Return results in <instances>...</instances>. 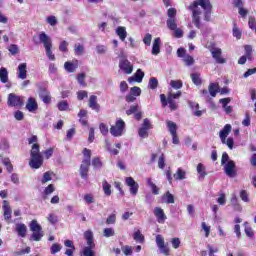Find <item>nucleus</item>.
<instances>
[{
  "label": "nucleus",
  "mask_w": 256,
  "mask_h": 256,
  "mask_svg": "<svg viewBox=\"0 0 256 256\" xmlns=\"http://www.w3.org/2000/svg\"><path fill=\"white\" fill-rule=\"evenodd\" d=\"M213 5L211 0H194L188 6V11L192 13V23L196 29H201V15L204 14L205 21H211V11Z\"/></svg>",
  "instance_id": "nucleus-1"
},
{
  "label": "nucleus",
  "mask_w": 256,
  "mask_h": 256,
  "mask_svg": "<svg viewBox=\"0 0 256 256\" xmlns=\"http://www.w3.org/2000/svg\"><path fill=\"white\" fill-rule=\"evenodd\" d=\"M34 45H44L46 55L50 61H55V54L51 49H53V40L45 32H40L38 36L33 37Z\"/></svg>",
  "instance_id": "nucleus-2"
},
{
  "label": "nucleus",
  "mask_w": 256,
  "mask_h": 256,
  "mask_svg": "<svg viewBox=\"0 0 256 256\" xmlns=\"http://www.w3.org/2000/svg\"><path fill=\"white\" fill-rule=\"evenodd\" d=\"M30 162L29 165L31 169H39L43 165V156L39 152V144H33L30 152Z\"/></svg>",
  "instance_id": "nucleus-3"
},
{
  "label": "nucleus",
  "mask_w": 256,
  "mask_h": 256,
  "mask_svg": "<svg viewBox=\"0 0 256 256\" xmlns=\"http://www.w3.org/2000/svg\"><path fill=\"white\" fill-rule=\"evenodd\" d=\"M84 238L86 239L88 246H86L83 249V255L84 256H95V251H93V249H95V241L93 240V232L86 231L84 233Z\"/></svg>",
  "instance_id": "nucleus-4"
},
{
  "label": "nucleus",
  "mask_w": 256,
  "mask_h": 256,
  "mask_svg": "<svg viewBox=\"0 0 256 256\" xmlns=\"http://www.w3.org/2000/svg\"><path fill=\"white\" fill-rule=\"evenodd\" d=\"M30 231L33 232L31 235L33 241H41V238L43 237V228L39 225L37 220H32L30 222Z\"/></svg>",
  "instance_id": "nucleus-5"
},
{
  "label": "nucleus",
  "mask_w": 256,
  "mask_h": 256,
  "mask_svg": "<svg viewBox=\"0 0 256 256\" xmlns=\"http://www.w3.org/2000/svg\"><path fill=\"white\" fill-rule=\"evenodd\" d=\"M110 133L113 137H121L125 133V121L119 118L115 125L111 126Z\"/></svg>",
  "instance_id": "nucleus-6"
},
{
  "label": "nucleus",
  "mask_w": 256,
  "mask_h": 256,
  "mask_svg": "<svg viewBox=\"0 0 256 256\" xmlns=\"http://www.w3.org/2000/svg\"><path fill=\"white\" fill-rule=\"evenodd\" d=\"M166 125L170 135H172V143L174 145H179V136H177V124L171 120H167Z\"/></svg>",
  "instance_id": "nucleus-7"
},
{
  "label": "nucleus",
  "mask_w": 256,
  "mask_h": 256,
  "mask_svg": "<svg viewBox=\"0 0 256 256\" xmlns=\"http://www.w3.org/2000/svg\"><path fill=\"white\" fill-rule=\"evenodd\" d=\"M125 185L129 187L130 195H133V197L137 196L139 193V183H137L133 177H126Z\"/></svg>",
  "instance_id": "nucleus-8"
},
{
  "label": "nucleus",
  "mask_w": 256,
  "mask_h": 256,
  "mask_svg": "<svg viewBox=\"0 0 256 256\" xmlns=\"http://www.w3.org/2000/svg\"><path fill=\"white\" fill-rule=\"evenodd\" d=\"M8 107H23L24 100L21 96H17V94H9L8 95V101H7Z\"/></svg>",
  "instance_id": "nucleus-9"
},
{
  "label": "nucleus",
  "mask_w": 256,
  "mask_h": 256,
  "mask_svg": "<svg viewBox=\"0 0 256 256\" xmlns=\"http://www.w3.org/2000/svg\"><path fill=\"white\" fill-rule=\"evenodd\" d=\"M224 167V173L227 175V177H237V170H235V162L228 161L226 164L223 165Z\"/></svg>",
  "instance_id": "nucleus-10"
},
{
  "label": "nucleus",
  "mask_w": 256,
  "mask_h": 256,
  "mask_svg": "<svg viewBox=\"0 0 256 256\" xmlns=\"http://www.w3.org/2000/svg\"><path fill=\"white\" fill-rule=\"evenodd\" d=\"M156 245L163 255H169V247L165 245V239L159 234L156 236Z\"/></svg>",
  "instance_id": "nucleus-11"
},
{
  "label": "nucleus",
  "mask_w": 256,
  "mask_h": 256,
  "mask_svg": "<svg viewBox=\"0 0 256 256\" xmlns=\"http://www.w3.org/2000/svg\"><path fill=\"white\" fill-rule=\"evenodd\" d=\"M210 52H211L213 59H215L216 63H219L220 65L227 63V60H225V58L221 57V55L223 53L221 48H212L210 50Z\"/></svg>",
  "instance_id": "nucleus-12"
},
{
  "label": "nucleus",
  "mask_w": 256,
  "mask_h": 256,
  "mask_svg": "<svg viewBox=\"0 0 256 256\" xmlns=\"http://www.w3.org/2000/svg\"><path fill=\"white\" fill-rule=\"evenodd\" d=\"M119 67L126 73V75H131L133 73V65H131V62L125 58L120 60Z\"/></svg>",
  "instance_id": "nucleus-13"
},
{
  "label": "nucleus",
  "mask_w": 256,
  "mask_h": 256,
  "mask_svg": "<svg viewBox=\"0 0 256 256\" xmlns=\"http://www.w3.org/2000/svg\"><path fill=\"white\" fill-rule=\"evenodd\" d=\"M90 166H91V162H89V160L82 161L80 165V176L82 179H87Z\"/></svg>",
  "instance_id": "nucleus-14"
},
{
  "label": "nucleus",
  "mask_w": 256,
  "mask_h": 256,
  "mask_svg": "<svg viewBox=\"0 0 256 256\" xmlns=\"http://www.w3.org/2000/svg\"><path fill=\"white\" fill-rule=\"evenodd\" d=\"M154 215L159 223H165L167 221V215H165V211L161 207L154 208Z\"/></svg>",
  "instance_id": "nucleus-15"
},
{
  "label": "nucleus",
  "mask_w": 256,
  "mask_h": 256,
  "mask_svg": "<svg viewBox=\"0 0 256 256\" xmlns=\"http://www.w3.org/2000/svg\"><path fill=\"white\" fill-rule=\"evenodd\" d=\"M3 212H4V219L5 221H11V215L13 211L11 210V205H9V201L4 200L3 206H2Z\"/></svg>",
  "instance_id": "nucleus-16"
},
{
  "label": "nucleus",
  "mask_w": 256,
  "mask_h": 256,
  "mask_svg": "<svg viewBox=\"0 0 256 256\" xmlns=\"http://www.w3.org/2000/svg\"><path fill=\"white\" fill-rule=\"evenodd\" d=\"M39 97L46 105L51 103V93L47 89L41 88L39 91Z\"/></svg>",
  "instance_id": "nucleus-17"
},
{
  "label": "nucleus",
  "mask_w": 256,
  "mask_h": 256,
  "mask_svg": "<svg viewBox=\"0 0 256 256\" xmlns=\"http://www.w3.org/2000/svg\"><path fill=\"white\" fill-rule=\"evenodd\" d=\"M26 109L30 113H35V111H37V109H39V105L37 104V100H35V98H33V97L28 98V101L26 103Z\"/></svg>",
  "instance_id": "nucleus-18"
},
{
  "label": "nucleus",
  "mask_w": 256,
  "mask_h": 256,
  "mask_svg": "<svg viewBox=\"0 0 256 256\" xmlns=\"http://www.w3.org/2000/svg\"><path fill=\"white\" fill-rule=\"evenodd\" d=\"M88 106L90 107V109H93V111H96V113H99V111L101 110V106L99 105V103H97V96L95 95L90 96Z\"/></svg>",
  "instance_id": "nucleus-19"
},
{
  "label": "nucleus",
  "mask_w": 256,
  "mask_h": 256,
  "mask_svg": "<svg viewBox=\"0 0 256 256\" xmlns=\"http://www.w3.org/2000/svg\"><path fill=\"white\" fill-rule=\"evenodd\" d=\"M143 77H145V72L138 69L133 77L128 78V82L133 83L136 81V83H141L143 81Z\"/></svg>",
  "instance_id": "nucleus-20"
},
{
  "label": "nucleus",
  "mask_w": 256,
  "mask_h": 256,
  "mask_svg": "<svg viewBox=\"0 0 256 256\" xmlns=\"http://www.w3.org/2000/svg\"><path fill=\"white\" fill-rule=\"evenodd\" d=\"M231 129H232L231 125L226 124L224 126V128L220 131L219 137H220L222 143H225V139H227V137H229V133H231Z\"/></svg>",
  "instance_id": "nucleus-21"
},
{
  "label": "nucleus",
  "mask_w": 256,
  "mask_h": 256,
  "mask_svg": "<svg viewBox=\"0 0 256 256\" xmlns=\"http://www.w3.org/2000/svg\"><path fill=\"white\" fill-rule=\"evenodd\" d=\"M18 79H27V63H21L18 66Z\"/></svg>",
  "instance_id": "nucleus-22"
},
{
  "label": "nucleus",
  "mask_w": 256,
  "mask_h": 256,
  "mask_svg": "<svg viewBox=\"0 0 256 256\" xmlns=\"http://www.w3.org/2000/svg\"><path fill=\"white\" fill-rule=\"evenodd\" d=\"M161 53V38H155L152 45V55Z\"/></svg>",
  "instance_id": "nucleus-23"
},
{
  "label": "nucleus",
  "mask_w": 256,
  "mask_h": 256,
  "mask_svg": "<svg viewBox=\"0 0 256 256\" xmlns=\"http://www.w3.org/2000/svg\"><path fill=\"white\" fill-rule=\"evenodd\" d=\"M173 177L175 181H183L187 179V171L183 170L182 168H178Z\"/></svg>",
  "instance_id": "nucleus-24"
},
{
  "label": "nucleus",
  "mask_w": 256,
  "mask_h": 256,
  "mask_svg": "<svg viewBox=\"0 0 256 256\" xmlns=\"http://www.w3.org/2000/svg\"><path fill=\"white\" fill-rule=\"evenodd\" d=\"M16 232L18 233L19 237H26L27 226L23 223L16 224Z\"/></svg>",
  "instance_id": "nucleus-25"
},
{
  "label": "nucleus",
  "mask_w": 256,
  "mask_h": 256,
  "mask_svg": "<svg viewBox=\"0 0 256 256\" xmlns=\"http://www.w3.org/2000/svg\"><path fill=\"white\" fill-rule=\"evenodd\" d=\"M77 67H79L77 63L69 61L64 63V69L67 71V73H75V71H77Z\"/></svg>",
  "instance_id": "nucleus-26"
},
{
  "label": "nucleus",
  "mask_w": 256,
  "mask_h": 256,
  "mask_svg": "<svg viewBox=\"0 0 256 256\" xmlns=\"http://www.w3.org/2000/svg\"><path fill=\"white\" fill-rule=\"evenodd\" d=\"M116 35H118L120 40L125 41V39H127V29L123 26H119L116 29Z\"/></svg>",
  "instance_id": "nucleus-27"
},
{
  "label": "nucleus",
  "mask_w": 256,
  "mask_h": 256,
  "mask_svg": "<svg viewBox=\"0 0 256 256\" xmlns=\"http://www.w3.org/2000/svg\"><path fill=\"white\" fill-rule=\"evenodd\" d=\"M0 81L1 83H8L9 81V72L5 67L0 68Z\"/></svg>",
  "instance_id": "nucleus-28"
},
{
  "label": "nucleus",
  "mask_w": 256,
  "mask_h": 256,
  "mask_svg": "<svg viewBox=\"0 0 256 256\" xmlns=\"http://www.w3.org/2000/svg\"><path fill=\"white\" fill-rule=\"evenodd\" d=\"M196 170L199 175V179H205V177H207V171H206L205 165H203L202 163H199L197 165Z\"/></svg>",
  "instance_id": "nucleus-29"
},
{
  "label": "nucleus",
  "mask_w": 256,
  "mask_h": 256,
  "mask_svg": "<svg viewBox=\"0 0 256 256\" xmlns=\"http://www.w3.org/2000/svg\"><path fill=\"white\" fill-rule=\"evenodd\" d=\"M102 189L104 192V195H106V197H111V184H109V182H107V180H103L102 182Z\"/></svg>",
  "instance_id": "nucleus-30"
},
{
  "label": "nucleus",
  "mask_w": 256,
  "mask_h": 256,
  "mask_svg": "<svg viewBox=\"0 0 256 256\" xmlns=\"http://www.w3.org/2000/svg\"><path fill=\"white\" fill-rule=\"evenodd\" d=\"M208 91L211 97H217V93H219V85L216 83H211L208 87Z\"/></svg>",
  "instance_id": "nucleus-31"
},
{
  "label": "nucleus",
  "mask_w": 256,
  "mask_h": 256,
  "mask_svg": "<svg viewBox=\"0 0 256 256\" xmlns=\"http://www.w3.org/2000/svg\"><path fill=\"white\" fill-rule=\"evenodd\" d=\"M162 200L167 204L175 203V197L169 191L162 196Z\"/></svg>",
  "instance_id": "nucleus-32"
},
{
  "label": "nucleus",
  "mask_w": 256,
  "mask_h": 256,
  "mask_svg": "<svg viewBox=\"0 0 256 256\" xmlns=\"http://www.w3.org/2000/svg\"><path fill=\"white\" fill-rule=\"evenodd\" d=\"M182 61L185 63V65H187V67H191V65L195 64V59L193 58V56L186 54L183 58Z\"/></svg>",
  "instance_id": "nucleus-33"
},
{
  "label": "nucleus",
  "mask_w": 256,
  "mask_h": 256,
  "mask_svg": "<svg viewBox=\"0 0 256 256\" xmlns=\"http://www.w3.org/2000/svg\"><path fill=\"white\" fill-rule=\"evenodd\" d=\"M149 89L155 90L157 87H159V80L155 77H151L148 83Z\"/></svg>",
  "instance_id": "nucleus-34"
},
{
  "label": "nucleus",
  "mask_w": 256,
  "mask_h": 256,
  "mask_svg": "<svg viewBox=\"0 0 256 256\" xmlns=\"http://www.w3.org/2000/svg\"><path fill=\"white\" fill-rule=\"evenodd\" d=\"M245 55L249 61L253 60V47L251 45H246L244 47Z\"/></svg>",
  "instance_id": "nucleus-35"
},
{
  "label": "nucleus",
  "mask_w": 256,
  "mask_h": 256,
  "mask_svg": "<svg viewBox=\"0 0 256 256\" xmlns=\"http://www.w3.org/2000/svg\"><path fill=\"white\" fill-rule=\"evenodd\" d=\"M166 25L168 29H170L171 31H174V29H176L177 27V21L175 20V18H168Z\"/></svg>",
  "instance_id": "nucleus-36"
},
{
  "label": "nucleus",
  "mask_w": 256,
  "mask_h": 256,
  "mask_svg": "<svg viewBox=\"0 0 256 256\" xmlns=\"http://www.w3.org/2000/svg\"><path fill=\"white\" fill-rule=\"evenodd\" d=\"M57 108L59 111H68L69 110V103L66 100L60 101L57 104Z\"/></svg>",
  "instance_id": "nucleus-37"
},
{
  "label": "nucleus",
  "mask_w": 256,
  "mask_h": 256,
  "mask_svg": "<svg viewBox=\"0 0 256 256\" xmlns=\"http://www.w3.org/2000/svg\"><path fill=\"white\" fill-rule=\"evenodd\" d=\"M134 241H137L138 243H143V241H145V236H143V234H141V231L137 230L134 233Z\"/></svg>",
  "instance_id": "nucleus-38"
},
{
  "label": "nucleus",
  "mask_w": 256,
  "mask_h": 256,
  "mask_svg": "<svg viewBox=\"0 0 256 256\" xmlns=\"http://www.w3.org/2000/svg\"><path fill=\"white\" fill-rule=\"evenodd\" d=\"M61 249H63L61 244L54 243V244H52V246L50 248V252H51L52 255H55L56 253H59V251H61Z\"/></svg>",
  "instance_id": "nucleus-39"
},
{
  "label": "nucleus",
  "mask_w": 256,
  "mask_h": 256,
  "mask_svg": "<svg viewBox=\"0 0 256 256\" xmlns=\"http://www.w3.org/2000/svg\"><path fill=\"white\" fill-rule=\"evenodd\" d=\"M103 235H104V237H107V238L115 237V229H113V228H105L103 230Z\"/></svg>",
  "instance_id": "nucleus-40"
},
{
  "label": "nucleus",
  "mask_w": 256,
  "mask_h": 256,
  "mask_svg": "<svg viewBox=\"0 0 256 256\" xmlns=\"http://www.w3.org/2000/svg\"><path fill=\"white\" fill-rule=\"evenodd\" d=\"M46 23H48V25H51V27H55V25H57L58 23L57 17H55L54 15L48 16L46 18Z\"/></svg>",
  "instance_id": "nucleus-41"
},
{
  "label": "nucleus",
  "mask_w": 256,
  "mask_h": 256,
  "mask_svg": "<svg viewBox=\"0 0 256 256\" xmlns=\"http://www.w3.org/2000/svg\"><path fill=\"white\" fill-rule=\"evenodd\" d=\"M142 129H146L147 131H149V129H153V124H151V120H149L148 118L143 120Z\"/></svg>",
  "instance_id": "nucleus-42"
},
{
  "label": "nucleus",
  "mask_w": 256,
  "mask_h": 256,
  "mask_svg": "<svg viewBox=\"0 0 256 256\" xmlns=\"http://www.w3.org/2000/svg\"><path fill=\"white\" fill-rule=\"evenodd\" d=\"M170 85L173 89H181L183 82L181 80H171Z\"/></svg>",
  "instance_id": "nucleus-43"
},
{
  "label": "nucleus",
  "mask_w": 256,
  "mask_h": 256,
  "mask_svg": "<svg viewBox=\"0 0 256 256\" xmlns=\"http://www.w3.org/2000/svg\"><path fill=\"white\" fill-rule=\"evenodd\" d=\"M191 79L194 85H201V76L197 73L191 74Z\"/></svg>",
  "instance_id": "nucleus-44"
},
{
  "label": "nucleus",
  "mask_w": 256,
  "mask_h": 256,
  "mask_svg": "<svg viewBox=\"0 0 256 256\" xmlns=\"http://www.w3.org/2000/svg\"><path fill=\"white\" fill-rule=\"evenodd\" d=\"M116 221H117V215L111 214L107 217L106 224L107 225H115Z\"/></svg>",
  "instance_id": "nucleus-45"
},
{
  "label": "nucleus",
  "mask_w": 256,
  "mask_h": 256,
  "mask_svg": "<svg viewBox=\"0 0 256 256\" xmlns=\"http://www.w3.org/2000/svg\"><path fill=\"white\" fill-rule=\"evenodd\" d=\"M201 227L205 232V237H209V235H211V226H208L207 223L202 222Z\"/></svg>",
  "instance_id": "nucleus-46"
},
{
  "label": "nucleus",
  "mask_w": 256,
  "mask_h": 256,
  "mask_svg": "<svg viewBox=\"0 0 256 256\" xmlns=\"http://www.w3.org/2000/svg\"><path fill=\"white\" fill-rule=\"evenodd\" d=\"M138 134L139 137H141L142 139H147V137H149V132L145 128L140 127V129L138 130Z\"/></svg>",
  "instance_id": "nucleus-47"
},
{
  "label": "nucleus",
  "mask_w": 256,
  "mask_h": 256,
  "mask_svg": "<svg viewBox=\"0 0 256 256\" xmlns=\"http://www.w3.org/2000/svg\"><path fill=\"white\" fill-rule=\"evenodd\" d=\"M223 145H227V147L229 149H233V145H235V140L231 137H229L228 139L225 138V142H222Z\"/></svg>",
  "instance_id": "nucleus-48"
},
{
  "label": "nucleus",
  "mask_w": 256,
  "mask_h": 256,
  "mask_svg": "<svg viewBox=\"0 0 256 256\" xmlns=\"http://www.w3.org/2000/svg\"><path fill=\"white\" fill-rule=\"evenodd\" d=\"M14 118L16 121H23V119H25V114L21 112V110H17L14 112Z\"/></svg>",
  "instance_id": "nucleus-49"
},
{
  "label": "nucleus",
  "mask_w": 256,
  "mask_h": 256,
  "mask_svg": "<svg viewBox=\"0 0 256 256\" xmlns=\"http://www.w3.org/2000/svg\"><path fill=\"white\" fill-rule=\"evenodd\" d=\"M83 155H84V157H85V158L83 159V161H88V163H91V150L85 148V149L83 150Z\"/></svg>",
  "instance_id": "nucleus-50"
},
{
  "label": "nucleus",
  "mask_w": 256,
  "mask_h": 256,
  "mask_svg": "<svg viewBox=\"0 0 256 256\" xmlns=\"http://www.w3.org/2000/svg\"><path fill=\"white\" fill-rule=\"evenodd\" d=\"M153 40V35L147 33L143 38V43L146 44L148 47L151 46V41Z\"/></svg>",
  "instance_id": "nucleus-51"
},
{
  "label": "nucleus",
  "mask_w": 256,
  "mask_h": 256,
  "mask_svg": "<svg viewBox=\"0 0 256 256\" xmlns=\"http://www.w3.org/2000/svg\"><path fill=\"white\" fill-rule=\"evenodd\" d=\"M84 201L87 203V205H91V203H95V198H93L92 194H85Z\"/></svg>",
  "instance_id": "nucleus-52"
},
{
  "label": "nucleus",
  "mask_w": 256,
  "mask_h": 256,
  "mask_svg": "<svg viewBox=\"0 0 256 256\" xmlns=\"http://www.w3.org/2000/svg\"><path fill=\"white\" fill-rule=\"evenodd\" d=\"M92 165L96 169H101L103 167V163L101 162V159H99V158H94L92 160Z\"/></svg>",
  "instance_id": "nucleus-53"
},
{
  "label": "nucleus",
  "mask_w": 256,
  "mask_h": 256,
  "mask_svg": "<svg viewBox=\"0 0 256 256\" xmlns=\"http://www.w3.org/2000/svg\"><path fill=\"white\" fill-rule=\"evenodd\" d=\"M67 47H69V43L64 40L59 45V51H62V53H67L68 51Z\"/></svg>",
  "instance_id": "nucleus-54"
},
{
  "label": "nucleus",
  "mask_w": 256,
  "mask_h": 256,
  "mask_svg": "<svg viewBox=\"0 0 256 256\" xmlns=\"http://www.w3.org/2000/svg\"><path fill=\"white\" fill-rule=\"evenodd\" d=\"M233 35L234 37H236V39H241V30H239V28L237 27V24L234 23V26H233Z\"/></svg>",
  "instance_id": "nucleus-55"
},
{
  "label": "nucleus",
  "mask_w": 256,
  "mask_h": 256,
  "mask_svg": "<svg viewBox=\"0 0 256 256\" xmlns=\"http://www.w3.org/2000/svg\"><path fill=\"white\" fill-rule=\"evenodd\" d=\"M53 176V172H45L42 178V183L45 184L51 181V177Z\"/></svg>",
  "instance_id": "nucleus-56"
},
{
  "label": "nucleus",
  "mask_w": 256,
  "mask_h": 256,
  "mask_svg": "<svg viewBox=\"0 0 256 256\" xmlns=\"http://www.w3.org/2000/svg\"><path fill=\"white\" fill-rule=\"evenodd\" d=\"M75 54L76 55H82L83 52L85 51V48L81 44H76L74 48Z\"/></svg>",
  "instance_id": "nucleus-57"
},
{
  "label": "nucleus",
  "mask_w": 256,
  "mask_h": 256,
  "mask_svg": "<svg viewBox=\"0 0 256 256\" xmlns=\"http://www.w3.org/2000/svg\"><path fill=\"white\" fill-rule=\"evenodd\" d=\"M85 77H86L85 73H80V74H78V76H77V81H78V83H79L80 85H82L83 87H85V85H87V84L85 83Z\"/></svg>",
  "instance_id": "nucleus-58"
},
{
  "label": "nucleus",
  "mask_w": 256,
  "mask_h": 256,
  "mask_svg": "<svg viewBox=\"0 0 256 256\" xmlns=\"http://www.w3.org/2000/svg\"><path fill=\"white\" fill-rule=\"evenodd\" d=\"M8 51H10L11 55H17L19 53V47L16 44H12L9 46Z\"/></svg>",
  "instance_id": "nucleus-59"
},
{
  "label": "nucleus",
  "mask_w": 256,
  "mask_h": 256,
  "mask_svg": "<svg viewBox=\"0 0 256 256\" xmlns=\"http://www.w3.org/2000/svg\"><path fill=\"white\" fill-rule=\"evenodd\" d=\"M240 198L242 199V201H244V203H249V194H247V191L241 190Z\"/></svg>",
  "instance_id": "nucleus-60"
},
{
  "label": "nucleus",
  "mask_w": 256,
  "mask_h": 256,
  "mask_svg": "<svg viewBox=\"0 0 256 256\" xmlns=\"http://www.w3.org/2000/svg\"><path fill=\"white\" fill-rule=\"evenodd\" d=\"M86 97H88L87 91H85V90L78 91L77 99L79 101H83Z\"/></svg>",
  "instance_id": "nucleus-61"
},
{
  "label": "nucleus",
  "mask_w": 256,
  "mask_h": 256,
  "mask_svg": "<svg viewBox=\"0 0 256 256\" xmlns=\"http://www.w3.org/2000/svg\"><path fill=\"white\" fill-rule=\"evenodd\" d=\"M158 167L159 169H165V155L162 154L158 159Z\"/></svg>",
  "instance_id": "nucleus-62"
},
{
  "label": "nucleus",
  "mask_w": 256,
  "mask_h": 256,
  "mask_svg": "<svg viewBox=\"0 0 256 256\" xmlns=\"http://www.w3.org/2000/svg\"><path fill=\"white\" fill-rule=\"evenodd\" d=\"M232 5L237 9H240L245 5V2L243 0H232Z\"/></svg>",
  "instance_id": "nucleus-63"
},
{
  "label": "nucleus",
  "mask_w": 256,
  "mask_h": 256,
  "mask_svg": "<svg viewBox=\"0 0 256 256\" xmlns=\"http://www.w3.org/2000/svg\"><path fill=\"white\" fill-rule=\"evenodd\" d=\"M217 203L220 205H225V203H227V198L224 193L220 194V196L217 198Z\"/></svg>",
  "instance_id": "nucleus-64"
}]
</instances>
